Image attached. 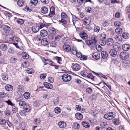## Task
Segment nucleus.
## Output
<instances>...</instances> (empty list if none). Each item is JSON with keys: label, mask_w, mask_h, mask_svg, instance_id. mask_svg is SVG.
<instances>
[{"label": "nucleus", "mask_w": 130, "mask_h": 130, "mask_svg": "<svg viewBox=\"0 0 130 130\" xmlns=\"http://www.w3.org/2000/svg\"><path fill=\"white\" fill-rule=\"evenodd\" d=\"M106 35L105 34H101L100 36V39L105 40L106 39Z\"/></svg>", "instance_id": "ea45409f"}, {"label": "nucleus", "mask_w": 130, "mask_h": 130, "mask_svg": "<svg viewBox=\"0 0 130 130\" xmlns=\"http://www.w3.org/2000/svg\"><path fill=\"white\" fill-rule=\"evenodd\" d=\"M8 52L10 54H13L14 51L13 48L12 47H10L8 50Z\"/></svg>", "instance_id": "de8ad7c7"}, {"label": "nucleus", "mask_w": 130, "mask_h": 130, "mask_svg": "<svg viewBox=\"0 0 130 130\" xmlns=\"http://www.w3.org/2000/svg\"><path fill=\"white\" fill-rule=\"evenodd\" d=\"M69 41V39L68 37H66L63 38V42L65 43H67Z\"/></svg>", "instance_id": "09e8293b"}, {"label": "nucleus", "mask_w": 130, "mask_h": 130, "mask_svg": "<svg viewBox=\"0 0 130 130\" xmlns=\"http://www.w3.org/2000/svg\"><path fill=\"white\" fill-rule=\"evenodd\" d=\"M50 45L53 47H56L57 45V44L55 41H52L50 43Z\"/></svg>", "instance_id": "79ce46f5"}, {"label": "nucleus", "mask_w": 130, "mask_h": 130, "mask_svg": "<svg viewBox=\"0 0 130 130\" xmlns=\"http://www.w3.org/2000/svg\"><path fill=\"white\" fill-rule=\"evenodd\" d=\"M6 121L4 119H0V124L1 125H5Z\"/></svg>", "instance_id": "c03bdc74"}, {"label": "nucleus", "mask_w": 130, "mask_h": 130, "mask_svg": "<svg viewBox=\"0 0 130 130\" xmlns=\"http://www.w3.org/2000/svg\"><path fill=\"white\" fill-rule=\"evenodd\" d=\"M99 44L102 46H104L106 44V41L105 40L100 39L99 40Z\"/></svg>", "instance_id": "2f4dec72"}, {"label": "nucleus", "mask_w": 130, "mask_h": 130, "mask_svg": "<svg viewBox=\"0 0 130 130\" xmlns=\"http://www.w3.org/2000/svg\"><path fill=\"white\" fill-rule=\"evenodd\" d=\"M92 57L96 60L100 58V54L98 52L94 53L92 55Z\"/></svg>", "instance_id": "6e6552de"}, {"label": "nucleus", "mask_w": 130, "mask_h": 130, "mask_svg": "<svg viewBox=\"0 0 130 130\" xmlns=\"http://www.w3.org/2000/svg\"><path fill=\"white\" fill-rule=\"evenodd\" d=\"M130 62L128 61H125L123 63V65L126 67H128L130 65Z\"/></svg>", "instance_id": "603ef678"}, {"label": "nucleus", "mask_w": 130, "mask_h": 130, "mask_svg": "<svg viewBox=\"0 0 130 130\" xmlns=\"http://www.w3.org/2000/svg\"><path fill=\"white\" fill-rule=\"evenodd\" d=\"M101 126L104 128H106L107 126V124L104 122L102 123L101 124Z\"/></svg>", "instance_id": "338daca9"}, {"label": "nucleus", "mask_w": 130, "mask_h": 130, "mask_svg": "<svg viewBox=\"0 0 130 130\" xmlns=\"http://www.w3.org/2000/svg\"><path fill=\"white\" fill-rule=\"evenodd\" d=\"M71 76L67 74H64L62 76V79L64 82L70 81L71 80Z\"/></svg>", "instance_id": "f03ea898"}, {"label": "nucleus", "mask_w": 130, "mask_h": 130, "mask_svg": "<svg viewBox=\"0 0 130 130\" xmlns=\"http://www.w3.org/2000/svg\"><path fill=\"white\" fill-rule=\"evenodd\" d=\"M23 109H24V110L26 112H28L30 110V108L28 105L26 104L25 105H24Z\"/></svg>", "instance_id": "aec40b11"}, {"label": "nucleus", "mask_w": 130, "mask_h": 130, "mask_svg": "<svg viewBox=\"0 0 130 130\" xmlns=\"http://www.w3.org/2000/svg\"><path fill=\"white\" fill-rule=\"evenodd\" d=\"M122 37L124 39H127L129 37V35L128 33H123Z\"/></svg>", "instance_id": "c756f323"}, {"label": "nucleus", "mask_w": 130, "mask_h": 130, "mask_svg": "<svg viewBox=\"0 0 130 130\" xmlns=\"http://www.w3.org/2000/svg\"><path fill=\"white\" fill-rule=\"evenodd\" d=\"M38 0H31V3L34 5H35L38 3Z\"/></svg>", "instance_id": "5fc2aeb1"}, {"label": "nucleus", "mask_w": 130, "mask_h": 130, "mask_svg": "<svg viewBox=\"0 0 130 130\" xmlns=\"http://www.w3.org/2000/svg\"><path fill=\"white\" fill-rule=\"evenodd\" d=\"M116 115L115 112H110L105 114L104 117L105 119L110 120L115 118Z\"/></svg>", "instance_id": "f257e3e1"}, {"label": "nucleus", "mask_w": 130, "mask_h": 130, "mask_svg": "<svg viewBox=\"0 0 130 130\" xmlns=\"http://www.w3.org/2000/svg\"><path fill=\"white\" fill-rule=\"evenodd\" d=\"M129 56L128 53L126 52H121L120 54V58L124 60L128 58Z\"/></svg>", "instance_id": "20e7f679"}, {"label": "nucleus", "mask_w": 130, "mask_h": 130, "mask_svg": "<svg viewBox=\"0 0 130 130\" xmlns=\"http://www.w3.org/2000/svg\"><path fill=\"white\" fill-rule=\"evenodd\" d=\"M40 105V102L38 101H35L33 105L34 106L38 107Z\"/></svg>", "instance_id": "c9c22d12"}, {"label": "nucleus", "mask_w": 130, "mask_h": 130, "mask_svg": "<svg viewBox=\"0 0 130 130\" xmlns=\"http://www.w3.org/2000/svg\"><path fill=\"white\" fill-rule=\"evenodd\" d=\"M22 57L24 59H27L29 58V55L26 53L24 52L22 54Z\"/></svg>", "instance_id": "7c9ffc66"}, {"label": "nucleus", "mask_w": 130, "mask_h": 130, "mask_svg": "<svg viewBox=\"0 0 130 130\" xmlns=\"http://www.w3.org/2000/svg\"><path fill=\"white\" fill-rule=\"evenodd\" d=\"M80 36L83 39H87L88 37V35L86 33H81L79 34Z\"/></svg>", "instance_id": "4be33fe9"}, {"label": "nucleus", "mask_w": 130, "mask_h": 130, "mask_svg": "<svg viewBox=\"0 0 130 130\" xmlns=\"http://www.w3.org/2000/svg\"><path fill=\"white\" fill-rule=\"evenodd\" d=\"M2 78L3 80L7 81L8 79V76L6 74H3L2 76Z\"/></svg>", "instance_id": "473e14b6"}, {"label": "nucleus", "mask_w": 130, "mask_h": 130, "mask_svg": "<svg viewBox=\"0 0 130 130\" xmlns=\"http://www.w3.org/2000/svg\"><path fill=\"white\" fill-rule=\"evenodd\" d=\"M63 48L67 52H69L70 51L71 49L70 46L68 45H64L63 46Z\"/></svg>", "instance_id": "5701e85b"}, {"label": "nucleus", "mask_w": 130, "mask_h": 130, "mask_svg": "<svg viewBox=\"0 0 130 130\" xmlns=\"http://www.w3.org/2000/svg\"><path fill=\"white\" fill-rule=\"evenodd\" d=\"M6 34H4V35H6L5 37L6 38V39L7 40H9V41H11L13 40V39H14L15 38V36H14L13 35L9 34L7 35V33H5Z\"/></svg>", "instance_id": "39448f33"}, {"label": "nucleus", "mask_w": 130, "mask_h": 130, "mask_svg": "<svg viewBox=\"0 0 130 130\" xmlns=\"http://www.w3.org/2000/svg\"><path fill=\"white\" fill-rule=\"evenodd\" d=\"M58 125L61 128H63L66 127L67 124L63 121H60L58 123Z\"/></svg>", "instance_id": "f8f14e48"}, {"label": "nucleus", "mask_w": 130, "mask_h": 130, "mask_svg": "<svg viewBox=\"0 0 130 130\" xmlns=\"http://www.w3.org/2000/svg\"><path fill=\"white\" fill-rule=\"evenodd\" d=\"M80 68V67L78 64H75L73 66V70L75 71L78 70Z\"/></svg>", "instance_id": "9b49d317"}, {"label": "nucleus", "mask_w": 130, "mask_h": 130, "mask_svg": "<svg viewBox=\"0 0 130 130\" xmlns=\"http://www.w3.org/2000/svg\"><path fill=\"white\" fill-rule=\"evenodd\" d=\"M59 22L63 23L64 24H66L67 23V22L64 19H61V20L59 21Z\"/></svg>", "instance_id": "864d4df0"}, {"label": "nucleus", "mask_w": 130, "mask_h": 130, "mask_svg": "<svg viewBox=\"0 0 130 130\" xmlns=\"http://www.w3.org/2000/svg\"><path fill=\"white\" fill-rule=\"evenodd\" d=\"M48 11L47 8L45 6L42 7L41 8V12L44 13L46 14L47 13Z\"/></svg>", "instance_id": "a211bd4d"}, {"label": "nucleus", "mask_w": 130, "mask_h": 130, "mask_svg": "<svg viewBox=\"0 0 130 130\" xmlns=\"http://www.w3.org/2000/svg\"><path fill=\"white\" fill-rule=\"evenodd\" d=\"M115 25L116 26H119L121 25V23L119 21H116L114 23Z\"/></svg>", "instance_id": "052dcab7"}, {"label": "nucleus", "mask_w": 130, "mask_h": 130, "mask_svg": "<svg viewBox=\"0 0 130 130\" xmlns=\"http://www.w3.org/2000/svg\"><path fill=\"white\" fill-rule=\"evenodd\" d=\"M130 45L127 44H125L122 45V49L125 51H128L130 48Z\"/></svg>", "instance_id": "ddd939ff"}, {"label": "nucleus", "mask_w": 130, "mask_h": 130, "mask_svg": "<svg viewBox=\"0 0 130 130\" xmlns=\"http://www.w3.org/2000/svg\"><path fill=\"white\" fill-rule=\"evenodd\" d=\"M113 39L111 38H109L107 39L106 44L108 46H111L113 44Z\"/></svg>", "instance_id": "0eeeda50"}, {"label": "nucleus", "mask_w": 130, "mask_h": 130, "mask_svg": "<svg viewBox=\"0 0 130 130\" xmlns=\"http://www.w3.org/2000/svg\"><path fill=\"white\" fill-rule=\"evenodd\" d=\"M101 55L102 58L103 59H106L108 57V53L105 51H103L101 52Z\"/></svg>", "instance_id": "412c9836"}, {"label": "nucleus", "mask_w": 130, "mask_h": 130, "mask_svg": "<svg viewBox=\"0 0 130 130\" xmlns=\"http://www.w3.org/2000/svg\"><path fill=\"white\" fill-rule=\"evenodd\" d=\"M115 38L117 41H121L122 40V38L120 33L116 35Z\"/></svg>", "instance_id": "2eb2a0df"}, {"label": "nucleus", "mask_w": 130, "mask_h": 130, "mask_svg": "<svg viewBox=\"0 0 130 130\" xmlns=\"http://www.w3.org/2000/svg\"><path fill=\"white\" fill-rule=\"evenodd\" d=\"M55 112L57 113H60L61 112V110L60 108L58 107L54 109Z\"/></svg>", "instance_id": "37998d69"}, {"label": "nucleus", "mask_w": 130, "mask_h": 130, "mask_svg": "<svg viewBox=\"0 0 130 130\" xmlns=\"http://www.w3.org/2000/svg\"><path fill=\"white\" fill-rule=\"evenodd\" d=\"M81 74L83 76H87L88 74L86 71L85 70L82 71L81 72Z\"/></svg>", "instance_id": "8fccbe9b"}, {"label": "nucleus", "mask_w": 130, "mask_h": 130, "mask_svg": "<svg viewBox=\"0 0 130 130\" xmlns=\"http://www.w3.org/2000/svg\"><path fill=\"white\" fill-rule=\"evenodd\" d=\"M76 118L78 120H80L83 118V115L79 113H76L75 115Z\"/></svg>", "instance_id": "dca6fc26"}, {"label": "nucleus", "mask_w": 130, "mask_h": 130, "mask_svg": "<svg viewBox=\"0 0 130 130\" xmlns=\"http://www.w3.org/2000/svg\"><path fill=\"white\" fill-rule=\"evenodd\" d=\"M6 90L8 91H11L13 89V87L12 86L8 84L5 87Z\"/></svg>", "instance_id": "4468645a"}, {"label": "nucleus", "mask_w": 130, "mask_h": 130, "mask_svg": "<svg viewBox=\"0 0 130 130\" xmlns=\"http://www.w3.org/2000/svg\"><path fill=\"white\" fill-rule=\"evenodd\" d=\"M70 51L73 54L75 55V54H76L77 53V50L76 48L73 47L72 48H71Z\"/></svg>", "instance_id": "b1692460"}, {"label": "nucleus", "mask_w": 130, "mask_h": 130, "mask_svg": "<svg viewBox=\"0 0 130 130\" xmlns=\"http://www.w3.org/2000/svg\"><path fill=\"white\" fill-rule=\"evenodd\" d=\"M48 81L51 83H53L54 82V79L52 77H50L48 78Z\"/></svg>", "instance_id": "0e129e2a"}, {"label": "nucleus", "mask_w": 130, "mask_h": 130, "mask_svg": "<svg viewBox=\"0 0 130 130\" xmlns=\"http://www.w3.org/2000/svg\"><path fill=\"white\" fill-rule=\"evenodd\" d=\"M7 96L6 93L3 92H0V97L1 98H4L6 97Z\"/></svg>", "instance_id": "a18cd8bd"}, {"label": "nucleus", "mask_w": 130, "mask_h": 130, "mask_svg": "<svg viewBox=\"0 0 130 130\" xmlns=\"http://www.w3.org/2000/svg\"><path fill=\"white\" fill-rule=\"evenodd\" d=\"M23 95L25 99H28L30 96V94L28 92H26L24 93Z\"/></svg>", "instance_id": "72a5a7b5"}, {"label": "nucleus", "mask_w": 130, "mask_h": 130, "mask_svg": "<svg viewBox=\"0 0 130 130\" xmlns=\"http://www.w3.org/2000/svg\"><path fill=\"white\" fill-rule=\"evenodd\" d=\"M113 49L116 51H119L121 49V46L119 43L115 44L113 46Z\"/></svg>", "instance_id": "423d86ee"}, {"label": "nucleus", "mask_w": 130, "mask_h": 130, "mask_svg": "<svg viewBox=\"0 0 130 130\" xmlns=\"http://www.w3.org/2000/svg\"><path fill=\"white\" fill-rule=\"evenodd\" d=\"M19 113L20 115L22 116H25L26 114V111L24 110H20Z\"/></svg>", "instance_id": "58836bf2"}, {"label": "nucleus", "mask_w": 130, "mask_h": 130, "mask_svg": "<svg viewBox=\"0 0 130 130\" xmlns=\"http://www.w3.org/2000/svg\"><path fill=\"white\" fill-rule=\"evenodd\" d=\"M27 72L28 74H32L33 73V71L30 68H28L27 69Z\"/></svg>", "instance_id": "e2e57ef3"}, {"label": "nucleus", "mask_w": 130, "mask_h": 130, "mask_svg": "<svg viewBox=\"0 0 130 130\" xmlns=\"http://www.w3.org/2000/svg\"><path fill=\"white\" fill-rule=\"evenodd\" d=\"M5 102L7 103L8 105H9L11 106L13 105V104L10 100L7 101H5Z\"/></svg>", "instance_id": "69168bd1"}, {"label": "nucleus", "mask_w": 130, "mask_h": 130, "mask_svg": "<svg viewBox=\"0 0 130 130\" xmlns=\"http://www.w3.org/2000/svg\"><path fill=\"white\" fill-rule=\"evenodd\" d=\"M76 19H77V18L74 15H72V21L74 25H75V23L77 21H76V20H75Z\"/></svg>", "instance_id": "e433bc0d"}, {"label": "nucleus", "mask_w": 130, "mask_h": 130, "mask_svg": "<svg viewBox=\"0 0 130 130\" xmlns=\"http://www.w3.org/2000/svg\"><path fill=\"white\" fill-rule=\"evenodd\" d=\"M18 88L20 92L24 90L23 87L22 86L19 85L18 86Z\"/></svg>", "instance_id": "4d7b16f0"}, {"label": "nucleus", "mask_w": 130, "mask_h": 130, "mask_svg": "<svg viewBox=\"0 0 130 130\" xmlns=\"http://www.w3.org/2000/svg\"><path fill=\"white\" fill-rule=\"evenodd\" d=\"M7 47V44L6 43H3L0 45V49L3 51H5Z\"/></svg>", "instance_id": "f3484780"}, {"label": "nucleus", "mask_w": 130, "mask_h": 130, "mask_svg": "<svg viewBox=\"0 0 130 130\" xmlns=\"http://www.w3.org/2000/svg\"><path fill=\"white\" fill-rule=\"evenodd\" d=\"M41 43L43 45H46L48 44V42L46 39L44 38L41 40Z\"/></svg>", "instance_id": "bb28decb"}, {"label": "nucleus", "mask_w": 130, "mask_h": 130, "mask_svg": "<svg viewBox=\"0 0 130 130\" xmlns=\"http://www.w3.org/2000/svg\"><path fill=\"white\" fill-rule=\"evenodd\" d=\"M40 120L39 118L36 119L34 121V123L36 125L39 124L40 123Z\"/></svg>", "instance_id": "49530a36"}, {"label": "nucleus", "mask_w": 130, "mask_h": 130, "mask_svg": "<svg viewBox=\"0 0 130 130\" xmlns=\"http://www.w3.org/2000/svg\"><path fill=\"white\" fill-rule=\"evenodd\" d=\"M82 125L85 128H89L90 127L89 123L83 121L82 123Z\"/></svg>", "instance_id": "c85d7f7f"}, {"label": "nucleus", "mask_w": 130, "mask_h": 130, "mask_svg": "<svg viewBox=\"0 0 130 130\" xmlns=\"http://www.w3.org/2000/svg\"><path fill=\"white\" fill-rule=\"evenodd\" d=\"M19 104V106H24V105L26 104L25 102L23 101H20Z\"/></svg>", "instance_id": "6e6d98bb"}, {"label": "nucleus", "mask_w": 130, "mask_h": 130, "mask_svg": "<svg viewBox=\"0 0 130 130\" xmlns=\"http://www.w3.org/2000/svg\"><path fill=\"white\" fill-rule=\"evenodd\" d=\"M17 4L18 6L22 7L24 5V2L22 0H18L17 1Z\"/></svg>", "instance_id": "a878e982"}, {"label": "nucleus", "mask_w": 130, "mask_h": 130, "mask_svg": "<svg viewBox=\"0 0 130 130\" xmlns=\"http://www.w3.org/2000/svg\"><path fill=\"white\" fill-rule=\"evenodd\" d=\"M85 23L86 25H89L91 19L90 18L87 19V18H85Z\"/></svg>", "instance_id": "f704fd0d"}, {"label": "nucleus", "mask_w": 130, "mask_h": 130, "mask_svg": "<svg viewBox=\"0 0 130 130\" xmlns=\"http://www.w3.org/2000/svg\"><path fill=\"white\" fill-rule=\"evenodd\" d=\"M46 74H41L40 76V77L42 79H44L46 77Z\"/></svg>", "instance_id": "774afa93"}, {"label": "nucleus", "mask_w": 130, "mask_h": 130, "mask_svg": "<svg viewBox=\"0 0 130 130\" xmlns=\"http://www.w3.org/2000/svg\"><path fill=\"white\" fill-rule=\"evenodd\" d=\"M73 126L74 128H79L80 127L79 124L77 123H74Z\"/></svg>", "instance_id": "13d9d810"}, {"label": "nucleus", "mask_w": 130, "mask_h": 130, "mask_svg": "<svg viewBox=\"0 0 130 130\" xmlns=\"http://www.w3.org/2000/svg\"><path fill=\"white\" fill-rule=\"evenodd\" d=\"M17 60V59L14 57H12L10 59V61L12 63L15 62Z\"/></svg>", "instance_id": "3c124183"}, {"label": "nucleus", "mask_w": 130, "mask_h": 130, "mask_svg": "<svg viewBox=\"0 0 130 130\" xmlns=\"http://www.w3.org/2000/svg\"><path fill=\"white\" fill-rule=\"evenodd\" d=\"M39 30V28L38 27L35 26L34 27H32V30L33 32H37Z\"/></svg>", "instance_id": "4c0bfd02"}, {"label": "nucleus", "mask_w": 130, "mask_h": 130, "mask_svg": "<svg viewBox=\"0 0 130 130\" xmlns=\"http://www.w3.org/2000/svg\"><path fill=\"white\" fill-rule=\"evenodd\" d=\"M96 42V40L95 39V37L92 38L91 40L87 41V44L89 46H91L92 47H94L95 44V43Z\"/></svg>", "instance_id": "7ed1b4c3"}, {"label": "nucleus", "mask_w": 130, "mask_h": 130, "mask_svg": "<svg viewBox=\"0 0 130 130\" xmlns=\"http://www.w3.org/2000/svg\"><path fill=\"white\" fill-rule=\"evenodd\" d=\"M43 84L45 87L48 89H51L53 88V86L50 83L45 82Z\"/></svg>", "instance_id": "1a4fd4ad"}, {"label": "nucleus", "mask_w": 130, "mask_h": 130, "mask_svg": "<svg viewBox=\"0 0 130 130\" xmlns=\"http://www.w3.org/2000/svg\"><path fill=\"white\" fill-rule=\"evenodd\" d=\"M2 28L4 32L6 31L7 32L9 31L10 30V28L9 27L6 25H4L3 26Z\"/></svg>", "instance_id": "cd10ccee"}, {"label": "nucleus", "mask_w": 130, "mask_h": 130, "mask_svg": "<svg viewBox=\"0 0 130 130\" xmlns=\"http://www.w3.org/2000/svg\"><path fill=\"white\" fill-rule=\"evenodd\" d=\"M87 77L89 78H91L92 80H94V77L92 76L91 73H89L88 75H87Z\"/></svg>", "instance_id": "680f3d73"}, {"label": "nucleus", "mask_w": 130, "mask_h": 130, "mask_svg": "<svg viewBox=\"0 0 130 130\" xmlns=\"http://www.w3.org/2000/svg\"><path fill=\"white\" fill-rule=\"evenodd\" d=\"M54 10V8L53 7H51L50 9V13L49 15L50 17L53 16L55 14Z\"/></svg>", "instance_id": "6ab92c4d"}, {"label": "nucleus", "mask_w": 130, "mask_h": 130, "mask_svg": "<svg viewBox=\"0 0 130 130\" xmlns=\"http://www.w3.org/2000/svg\"><path fill=\"white\" fill-rule=\"evenodd\" d=\"M100 28L99 26L95 25L94 28V31L95 32H98L100 31Z\"/></svg>", "instance_id": "a19ab883"}, {"label": "nucleus", "mask_w": 130, "mask_h": 130, "mask_svg": "<svg viewBox=\"0 0 130 130\" xmlns=\"http://www.w3.org/2000/svg\"><path fill=\"white\" fill-rule=\"evenodd\" d=\"M115 32H122V29L121 28H118L115 30Z\"/></svg>", "instance_id": "bf43d9fd"}, {"label": "nucleus", "mask_w": 130, "mask_h": 130, "mask_svg": "<svg viewBox=\"0 0 130 130\" xmlns=\"http://www.w3.org/2000/svg\"><path fill=\"white\" fill-rule=\"evenodd\" d=\"M109 54L111 56L115 57L117 55V53L115 50L111 49L109 51Z\"/></svg>", "instance_id": "9d476101"}, {"label": "nucleus", "mask_w": 130, "mask_h": 130, "mask_svg": "<svg viewBox=\"0 0 130 130\" xmlns=\"http://www.w3.org/2000/svg\"><path fill=\"white\" fill-rule=\"evenodd\" d=\"M112 122L115 125H118L120 124L119 120L117 119H114L112 120Z\"/></svg>", "instance_id": "393cba45"}]
</instances>
